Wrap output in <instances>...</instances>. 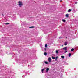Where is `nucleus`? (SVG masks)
Segmentation results:
<instances>
[{"label":"nucleus","instance_id":"nucleus-1","mask_svg":"<svg viewBox=\"0 0 78 78\" xmlns=\"http://www.w3.org/2000/svg\"><path fill=\"white\" fill-rule=\"evenodd\" d=\"M19 6H20V7H21L23 5V4H22V2L20 1H19L18 2Z\"/></svg>","mask_w":78,"mask_h":78},{"label":"nucleus","instance_id":"nucleus-2","mask_svg":"<svg viewBox=\"0 0 78 78\" xmlns=\"http://www.w3.org/2000/svg\"><path fill=\"white\" fill-rule=\"evenodd\" d=\"M67 47H66L63 48V50H64L65 51H67Z\"/></svg>","mask_w":78,"mask_h":78},{"label":"nucleus","instance_id":"nucleus-3","mask_svg":"<svg viewBox=\"0 0 78 78\" xmlns=\"http://www.w3.org/2000/svg\"><path fill=\"white\" fill-rule=\"evenodd\" d=\"M48 61L49 62H51V57H49L48 58Z\"/></svg>","mask_w":78,"mask_h":78},{"label":"nucleus","instance_id":"nucleus-4","mask_svg":"<svg viewBox=\"0 0 78 78\" xmlns=\"http://www.w3.org/2000/svg\"><path fill=\"white\" fill-rule=\"evenodd\" d=\"M49 70V68H48L46 69V72H48Z\"/></svg>","mask_w":78,"mask_h":78},{"label":"nucleus","instance_id":"nucleus-5","mask_svg":"<svg viewBox=\"0 0 78 78\" xmlns=\"http://www.w3.org/2000/svg\"><path fill=\"white\" fill-rule=\"evenodd\" d=\"M66 17H67V18L69 17V14H66Z\"/></svg>","mask_w":78,"mask_h":78},{"label":"nucleus","instance_id":"nucleus-6","mask_svg":"<svg viewBox=\"0 0 78 78\" xmlns=\"http://www.w3.org/2000/svg\"><path fill=\"white\" fill-rule=\"evenodd\" d=\"M45 70V69H44L41 70L42 73H44V70Z\"/></svg>","mask_w":78,"mask_h":78},{"label":"nucleus","instance_id":"nucleus-7","mask_svg":"<svg viewBox=\"0 0 78 78\" xmlns=\"http://www.w3.org/2000/svg\"><path fill=\"white\" fill-rule=\"evenodd\" d=\"M64 45H67V42H66L64 43Z\"/></svg>","mask_w":78,"mask_h":78},{"label":"nucleus","instance_id":"nucleus-8","mask_svg":"<svg viewBox=\"0 0 78 78\" xmlns=\"http://www.w3.org/2000/svg\"><path fill=\"white\" fill-rule=\"evenodd\" d=\"M56 54H58V53H59V51H58L57 50L56 51Z\"/></svg>","mask_w":78,"mask_h":78},{"label":"nucleus","instance_id":"nucleus-9","mask_svg":"<svg viewBox=\"0 0 78 78\" xmlns=\"http://www.w3.org/2000/svg\"><path fill=\"white\" fill-rule=\"evenodd\" d=\"M71 55H72V54H71V53L69 54V57H70V56H71Z\"/></svg>","mask_w":78,"mask_h":78},{"label":"nucleus","instance_id":"nucleus-10","mask_svg":"<svg viewBox=\"0 0 78 78\" xmlns=\"http://www.w3.org/2000/svg\"><path fill=\"white\" fill-rule=\"evenodd\" d=\"M34 28V27L32 26L29 27V28Z\"/></svg>","mask_w":78,"mask_h":78},{"label":"nucleus","instance_id":"nucleus-11","mask_svg":"<svg viewBox=\"0 0 78 78\" xmlns=\"http://www.w3.org/2000/svg\"><path fill=\"white\" fill-rule=\"evenodd\" d=\"M47 54V53H46V52H44V55H45V56H46Z\"/></svg>","mask_w":78,"mask_h":78},{"label":"nucleus","instance_id":"nucleus-12","mask_svg":"<svg viewBox=\"0 0 78 78\" xmlns=\"http://www.w3.org/2000/svg\"><path fill=\"white\" fill-rule=\"evenodd\" d=\"M61 58H62L63 59H64V56L62 55L61 56Z\"/></svg>","mask_w":78,"mask_h":78},{"label":"nucleus","instance_id":"nucleus-13","mask_svg":"<svg viewBox=\"0 0 78 78\" xmlns=\"http://www.w3.org/2000/svg\"><path fill=\"white\" fill-rule=\"evenodd\" d=\"M70 11H71V10L70 9H69L68 11V12H70Z\"/></svg>","mask_w":78,"mask_h":78},{"label":"nucleus","instance_id":"nucleus-14","mask_svg":"<svg viewBox=\"0 0 78 78\" xmlns=\"http://www.w3.org/2000/svg\"><path fill=\"white\" fill-rule=\"evenodd\" d=\"M73 50H74V49L72 48L71 50V51H73Z\"/></svg>","mask_w":78,"mask_h":78},{"label":"nucleus","instance_id":"nucleus-15","mask_svg":"<svg viewBox=\"0 0 78 78\" xmlns=\"http://www.w3.org/2000/svg\"><path fill=\"white\" fill-rule=\"evenodd\" d=\"M45 47H46V48H47V44H46L45 45Z\"/></svg>","mask_w":78,"mask_h":78},{"label":"nucleus","instance_id":"nucleus-16","mask_svg":"<svg viewBox=\"0 0 78 78\" xmlns=\"http://www.w3.org/2000/svg\"><path fill=\"white\" fill-rule=\"evenodd\" d=\"M45 63L46 64H48V62L47 61L45 62Z\"/></svg>","mask_w":78,"mask_h":78},{"label":"nucleus","instance_id":"nucleus-17","mask_svg":"<svg viewBox=\"0 0 78 78\" xmlns=\"http://www.w3.org/2000/svg\"><path fill=\"white\" fill-rule=\"evenodd\" d=\"M62 21L63 22H66V20H63Z\"/></svg>","mask_w":78,"mask_h":78},{"label":"nucleus","instance_id":"nucleus-18","mask_svg":"<svg viewBox=\"0 0 78 78\" xmlns=\"http://www.w3.org/2000/svg\"><path fill=\"white\" fill-rule=\"evenodd\" d=\"M52 59H55L56 58V57H52Z\"/></svg>","mask_w":78,"mask_h":78},{"label":"nucleus","instance_id":"nucleus-19","mask_svg":"<svg viewBox=\"0 0 78 78\" xmlns=\"http://www.w3.org/2000/svg\"><path fill=\"white\" fill-rule=\"evenodd\" d=\"M75 3L76 4H77V2H76Z\"/></svg>","mask_w":78,"mask_h":78},{"label":"nucleus","instance_id":"nucleus-20","mask_svg":"<svg viewBox=\"0 0 78 78\" xmlns=\"http://www.w3.org/2000/svg\"><path fill=\"white\" fill-rule=\"evenodd\" d=\"M67 51H65L64 52V53H67Z\"/></svg>","mask_w":78,"mask_h":78},{"label":"nucleus","instance_id":"nucleus-21","mask_svg":"<svg viewBox=\"0 0 78 78\" xmlns=\"http://www.w3.org/2000/svg\"><path fill=\"white\" fill-rule=\"evenodd\" d=\"M8 24H9V23H7L6 24V25H8Z\"/></svg>","mask_w":78,"mask_h":78},{"label":"nucleus","instance_id":"nucleus-22","mask_svg":"<svg viewBox=\"0 0 78 78\" xmlns=\"http://www.w3.org/2000/svg\"><path fill=\"white\" fill-rule=\"evenodd\" d=\"M60 2H62V0H60Z\"/></svg>","mask_w":78,"mask_h":78},{"label":"nucleus","instance_id":"nucleus-23","mask_svg":"<svg viewBox=\"0 0 78 78\" xmlns=\"http://www.w3.org/2000/svg\"><path fill=\"white\" fill-rule=\"evenodd\" d=\"M62 47H63V45H62Z\"/></svg>","mask_w":78,"mask_h":78}]
</instances>
